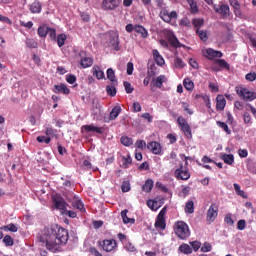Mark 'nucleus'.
I'll use <instances>...</instances> for the list:
<instances>
[{
  "instance_id": "obj_1",
  "label": "nucleus",
  "mask_w": 256,
  "mask_h": 256,
  "mask_svg": "<svg viewBox=\"0 0 256 256\" xmlns=\"http://www.w3.org/2000/svg\"><path fill=\"white\" fill-rule=\"evenodd\" d=\"M39 241L51 253H59L61 245H67V241H69V230L59 225H52L44 228L43 234L39 236Z\"/></svg>"
},
{
  "instance_id": "obj_2",
  "label": "nucleus",
  "mask_w": 256,
  "mask_h": 256,
  "mask_svg": "<svg viewBox=\"0 0 256 256\" xmlns=\"http://www.w3.org/2000/svg\"><path fill=\"white\" fill-rule=\"evenodd\" d=\"M173 229L175 235L178 237V239H181V241H185L191 237V230H189V225L183 221L175 222Z\"/></svg>"
},
{
  "instance_id": "obj_3",
  "label": "nucleus",
  "mask_w": 256,
  "mask_h": 256,
  "mask_svg": "<svg viewBox=\"0 0 256 256\" xmlns=\"http://www.w3.org/2000/svg\"><path fill=\"white\" fill-rule=\"evenodd\" d=\"M98 247H101L106 253H111L117 250V240L115 239H105L97 242Z\"/></svg>"
},
{
  "instance_id": "obj_4",
  "label": "nucleus",
  "mask_w": 256,
  "mask_h": 256,
  "mask_svg": "<svg viewBox=\"0 0 256 256\" xmlns=\"http://www.w3.org/2000/svg\"><path fill=\"white\" fill-rule=\"evenodd\" d=\"M218 216L219 205L217 203H212L206 213V223L208 225H211V223H214L215 219H217Z\"/></svg>"
},
{
  "instance_id": "obj_5",
  "label": "nucleus",
  "mask_w": 256,
  "mask_h": 256,
  "mask_svg": "<svg viewBox=\"0 0 256 256\" xmlns=\"http://www.w3.org/2000/svg\"><path fill=\"white\" fill-rule=\"evenodd\" d=\"M167 214V206H164L161 211L159 212L154 227L156 229H161V231H165L167 228V222L165 220V215Z\"/></svg>"
},
{
  "instance_id": "obj_6",
  "label": "nucleus",
  "mask_w": 256,
  "mask_h": 256,
  "mask_svg": "<svg viewBox=\"0 0 256 256\" xmlns=\"http://www.w3.org/2000/svg\"><path fill=\"white\" fill-rule=\"evenodd\" d=\"M236 93L243 101H255L256 99V93L249 91L247 88L236 87Z\"/></svg>"
},
{
  "instance_id": "obj_7",
  "label": "nucleus",
  "mask_w": 256,
  "mask_h": 256,
  "mask_svg": "<svg viewBox=\"0 0 256 256\" xmlns=\"http://www.w3.org/2000/svg\"><path fill=\"white\" fill-rule=\"evenodd\" d=\"M174 177L178 181H189L191 179V172H189V169L184 168L183 164H180L179 168L174 171Z\"/></svg>"
},
{
  "instance_id": "obj_8",
  "label": "nucleus",
  "mask_w": 256,
  "mask_h": 256,
  "mask_svg": "<svg viewBox=\"0 0 256 256\" xmlns=\"http://www.w3.org/2000/svg\"><path fill=\"white\" fill-rule=\"evenodd\" d=\"M119 5H121V0H102L101 9L103 11H115Z\"/></svg>"
},
{
  "instance_id": "obj_9",
  "label": "nucleus",
  "mask_w": 256,
  "mask_h": 256,
  "mask_svg": "<svg viewBox=\"0 0 256 256\" xmlns=\"http://www.w3.org/2000/svg\"><path fill=\"white\" fill-rule=\"evenodd\" d=\"M165 37L168 40V42L170 43V45L172 47H174L175 49H179L181 47H184V45L181 44V42H179V39L177 38V36H175V33H173V31L167 30L165 32Z\"/></svg>"
},
{
  "instance_id": "obj_10",
  "label": "nucleus",
  "mask_w": 256,
  "mask_h": 256,
  "mask_svg": "<svg viewBox=\"0 0 256 256\" xmlns=\"http://www.w3.org/2000/svg\"><path fill=\"white\" fill-rule=\"evenodd\" d=\"M159 15H160V18L165 23H171L172 19H177V12L172 11L169 13V10H167L166 8H162Z\"/></svg>"
},
{
  "instance_id": "obj_11",
  "label": "nucleus",
  "mask_w": 256,
  "mask_h": 256,
  "mask_svg": "<svg viewBox=\"0 0 256 256\" xmlns=\"http://www.w3.org/2000/svg\"><path fill=\"white\" fill-rule=\"evenodd\" d=\"M52 201L56 209H59L60 211H65V209H67V202L65 201V198H62L61 195L55 194Z\"/></svg>"
},
{
  "instance_id": "obj_12",
  "label": "nucleus",
  "mask_w": 256,
  "mask_h": 256,
  "mask_svg": "<svg viewBox=\"0 0 256 256\" xmlns=\"http://www.w3.org/2000/svg\"><path fill=\"white\" fill-rule=\"evenodd\" d=\"M147 149L154 155H163V147L157 141L148 142Z\"/></svg>"
},
{
  "instance_id": "obj_13",
  "label": "nucleus",
  "mask_w": 256,
  "mask_h": 256,
  "mask_svg": "<svg viewBox=\"0 0 256 256\" xmlns=\"http://www.w3.org/2000/svg\"><path fill=\"white\" fill-rule=\"evenodd\" d=\"M204 57H206V59H209L210 61H213V59L217 58L221 59V57H223V52L212 48H208L205 51Z\"/></svg>"
},
{
  "instance_id": "obj_14",
  "label": "nucleus",
  "mask_w": 256,
  "mask_h": 256,
  "mask_svg": "<svg viewBox=\"0 0 256 256\" xmlns=\"http://www.w3.org/2000/svg\"><path fill=\"white\" fill-rule=\"evenodd\" d=\"M165 81H167V77H165V75H160V76L154 78L150 83V89L152 91H153V89H155V87L157 89H161V87H163V83H165Z\"/></svg>"
},
{
  "instance_id": "obj_15",
  "label": "nucleus",
  "mask_w": 256,
  "mask_h": 256,
  "mask_svg": "<svg viewBox=\"0 0 256 256\" xmlns=\"http://www.w3.org/2000/svg\"><path fill=\"white\" fill-rule=\"evenodd\" d=\"M82 129H84L86 133H98L99 135H103V133H105V128L97 127L94 124L84 125L82 126Z\"/></svg>"
},
{
  "instance_id": "obj_16",
  "label": "nucleus",
  "mask_w": 256,
  "mask_h": 256,
  "mask_svg": "<svg viewBox=\"0 0 256 256\" xmlns=\"http://www.w3.org/2000/svg\"><path fill=\"white\" fill-rule=\"evenodd\" d=\"M109 47H112L114 51H119V49H121V47H119V34L114 33L110 36Z\"/></svg>"
},
{
  "instance_id": "obj_17",
  "label": "nucleus",
  "mask_w": 256,
  "mask_h": 256,
  "mask_svg": "<svg viewBox=\"0 0 256 256\" xmlns=\"http://www.w3.org/2000/svg\"><path fill=\"white\" fill-rule=\"evenodd\" d=\"M226 105L227 100H225V96L218 94V96L216 97V109L218 111H224Z\"/></svg>"
},
{
  "instance_id": "obj_18",
  "label": "nucleus",
  "mask_w": 256,
  "mask_h": 256,
  "mask_svg": "<svg viewBox=\"0 0 256 256\" xmlns=\"http://www.w3.org/2000/svg\"><path fill=\"white\" fill-rule=\"evenodd\" d=\"M92 75H94V77H96V79H98L99 81H101V79H105V72H103V70H101V67H99L98 65H94L92 67Z\"/></svg>"
},
{
  "instance_id": "obj_19",
  "label": "nucleus",
  "mask_w": 256,
  "mask_h": 256,
  "mask_svg": "<svg viewBox=\"0 0 256 256\" xmlns=\"http://www.w3.org/2000/svg\"><path fill=\"white\" fill-rule=\"evenodd\" d=\"M72 207L75 209H78V211H81V213H85V205L83 202H81V199L79 197L74 196L73 201H72Z\"/></svg>"
},
{
  "instance_id": "obj_20",
  "label": "nucleus",
  "mask_w": 256,
  "mask_h": 256,
  "mask_svg": "<svg viewBox=\"0 0 256 256\" xmlns=\"http://www.w3.org/2000/svg\"><path fill=\"white\" fill-rule=\"evenodd\" d=\"M54 93H63V95H69L71 90L65 84L55 85L53 89Z\"/></svg>"
},
{
  "instance_id": "obj_21",
  "label": "nucleus",
  "mask_w": 256,
  "mask_h": 256,
  "mask_svg": "<svg viewBox=\"0 0 256 256\" xmlns=\"http://www.w3.org/2000/svg\"><path fill=\"white\" fill-rule=\"evenodd\" d=\"M107 79L112 83V85H119L117 78L115 77V70L113 68H108L106 71Z\"/></svg>"
},
{
  "instance_id": "obj_22",
  "label": "nucleus",
  "mask_w": 256,
  "mask_h": 256,
  "mask_svg": "<svg viewBox=\"0 0 256 256\" xmlns=\"http://www.w3.org/2000/svg\"><path fill=\"white\" fill-rule=\"evenodd\" d=\"M153 57L156 64H158L160 67H163L165 65V59H163V56L159 53V50H153Z\"/></svg>"
},
{
  "instance_id": "obj_23",
  "label": "nucleus",
  "mask_w": 256,
  "mask_h": 256,
  "mask_svg": "<svg viewBox=\"0 0 256 256\" xmlns=\"http://www.w3.org/2000/svg\"><path fill=\"white\" fill-rule=\"evenodd\" d=\"M121 111V106H115L110 112L109 121H115V119H117L121 114Z\"/></svg>"
},
{
  "instance_id": "obj_24",
  "label": "nucleus",
  "mask_w": 256,
  "mask_h": 256,
  "mask_svg": "<svg viewBox=\"0 0 256 256\" xmlns=\"http://www.w3.org/2000/svg\"><path fill=\"white\" fill-rule=\"evenodd\" d=\"M135 32L141 35L142 39H147V37H149V32L141 25H135Z\"/></svg>"
},
{
  "instance_id": "obj_25",
  "label": "nucleus",
  "mask_w": 256,
  "mask_h": 256,
  "mask_svg": "<svg viewBox=\"0 0 256 256\" xmlns=\"http://www.w3.org/2000/svg\"><path fill=\"white\" fill-rule=\"evenodd\" d=\"M127 213H129V210L125 209L121 212V217H122V221L125 225L127 224H131L133 225L135 223V219L134 218H129L127 217Z\"/></svg>"
},
{
  "instance_id": "obj_26",
  "label": "nucleus",
  "mask_w": 256,
  "mask_h": 256,
  "mask_svg": "<svg viewBox=\"0 0 256 256\" xmlns=\"http://www.w3.org/2000/svg\"><path fill=\"white\" fill-rule=\"evenodd\" d=\"M178 251H180V253H183L184 255H191V253H193V248H191L189 244L183 243L179 246Z\"/></svg>"
},
{
  "instance_id": "obj_27",
  "label": "nucleus",
  "mask_w": 256,
  "mask_h": 256,
  "mask_svg": "<svg viewBox=\"0 0 256 256\" xmlns=\"http://www.w3.org/2000/svg\"><path fill=\"white\" fill-rule=\"evenodd\" d=\"M153 185V179H147L142 186V191H144L145 193H151V191L153 190Z\"/></svg>"
},
{
  "instance_id": "obj_28",
  "label": "nucleus",
  "mask_w": 256,
  "mask_h": 256,
  "mask_svg": "<svg viewBox=\"0 0 256 256\" xmlns=\"http://www.w3.org/2000/svg\"><path fill=\"white\" fill-rule=\"evenodd\" d=\"M221 159L226 165H233L235 163V156L233 154H223Z\"/></svg>"
},
{
  "instance_id": "obj_29",
  "label": "nucleus",
  "mask_w": 256,
  "mask_h": 256,
  "mask_svg": "<svg viewBox=\"0 0 256 256\" xmlns=\"http://www.w3.org/2000/svg\"><path fill=\"white\" fill-rule=\"evenodd\" d=\"M80 65L81 67H83V69H87V67H91L93 65V58L91 57L82 58L80 61Z\"/></svg>"
},
{
  "instance_id": "obj_30",
  "label": "nucleus",
  "mask_w": 256,
  "mask_h": 256,
  "mask_svg": "<svg viewBox=\"0 0 256 256\" xmlns=\"http://www.w3.org/2000/svg\"><path fill=\"white\" fill-rule=\"evenodd\" d=\"M55 41L57 42L58 47H63V45H65V41H67V34L65 33L59 34L56 37Z\"/></svg>"
},
{
  "instance_id": "obj_31",
  "label": "nucleus",
  "mask_w": 256,
  "mask_h": 256,
  "mask_svg": "<svg viewBox=\"0 0 256 256\" xmlns=\"http://www.w3.org/2000/svg\"><path fill=\"white\" fill-rule=\"evenodd\" d=\"M216 11L217 13H220L222 17H227L229 15V6L226 4H222Z\"/></svg>"
},
{
  "instance_id": "obj_32",
  "label": "nucleus",
  "mask_w": 256,
  "mask_h": 256,
  "mask_svg": "<svg viewBox=\"0 0 256 256\" xmlns=\"http://www.w3.org/2000/svg\"><path fill=\"white\" fill-rule=\"evenodd\" d=\"M117 85H108L106 86V93L107 95H109L110 97H115L117 95Z\"/></svg>"
},
{
  "instance_id": "obj_33",
  "label": "nucleus",
  "mask_w": 256,
  "mask_h": 256,
  "mask_svg": "<svg viewBox=\"0 0 256 256\" xmlns=\"http://www.w3.org/2000/svg\"><path fill=\"white\" fill-rule=\"evenodd\" d=\"M0 229L2 231H11V233H17V231H19V228H17V226L13 223H10L6 226H2Z\"/></svg>"
},
{
  "instance_id": "obj_34",
  "label": "nucleus",
  "mask_w": 256,
  "mask_h": 256,
  "mask_svg": "<svg viewBox=\"0 0 256 256\" xmlns=\"http://www.w3.org/2000/svg\"><path fill=\"white\" fill-rule=\"evenodd\" d=\"M133 163V159L131 158V155H127V157H122V165L124 169H129V166Z\"/></svg>"
},
{
  "instance_id": "obj_35",
  "label": "nucleus",
  "mask_w": 256,
  "mask_h": 256,
  "mask_svg": "<svg viewBox=\"0 0 256 256\" xmlns=\"http://www.w3.org/2000/svg\"><path fill=\"white\" fill-rule=\"evenodd\" d=\"M30 11L31 13H41V3L37 1L33 2L30 5Z\"/></svg>"
},
{
  "instance_id": "obj_36",
  "label": "nucleus",
  "mask_w": 256,
  "mask_h": 256,
  "mask_svg": "<svg viewBox=\"0 0 256 256\" xmlns=\"http://www.w3.org/2000/svg\"><path fill=\"white\" fill-rule=\"evenodd\" d=\"M2 241L5 247H13V245H15V241L13 240V237H11L10 235L4 236Z\"/></svg>"
},
{
  "instance_id": "obj_37",
  "label": "nucleus",
  "mask_w": 256,
  "mask_h": 256,
  "mask_svg": "<svg viewBox=\"0 0 256 256\" xmlns=\"http://www.w3.org/2000/svg\"><path fill=\"white\" fill-rule=\"evenodd\" d=\"M185 213H195V203L193 200H190L185 205Z\"/></svg>"
},
{
  "instance_id": "obj_38",
  "label": "nucleus",
  "mask_w": 256,
  "mask_h": 256,
  "mask_svg": "<svg viewBox=\"0 0 256 256\" xmlns=\"http://www.w3.org/2000/svg\"><path fill=\"white\" fill-rule=\"evenodd\" d=\"M183 85L187 91H193L195 88V84L189 78L184 79Z\"/></svg>"
},
{
  "instance_id": "obj_39",
  "label": "nucleus",
  "mask_w": 256,
  "mask_h": 256,
  "mask_svg": "<svg viewBox=\"0 0 256 256\" xmlns=\"http://www.w3.org/2000/svg\"><path fill=\"white\" fill-rule=\"evenodd\" d=\"M147 206L149 207V209H151L152 211H157V209H159V207H161L159 205V202H157L156 200H148L147 201Z\"/></svg>"
},
{
  "instance_id": "obj_40",
  "label": "nucleus",
  "mask_w": 256,
  "mask_h": 256,
  "mask_svg": "<svg viewBox=\"0 0 256 256\" xmlns=\"http://www.w3.org/2000/svg\"><path fill=\"white\" fill-rule=\"evenodd\" d=\"M181 131L184 133L187 139H193V133L191 132V126H189V124L184 126V128H181Z\"/></svg>"
},
{
  "instance_id": "obj_41",
  "label": "nucleus",
  "mask_w": 256,
  "mask_h": 256,
  "mask_svg": "<svg viewBox=\"0 0 256 256\" xmlns=\"http://www.w3.org/2000/svg\"><path fill=\"white\" fill-rule=\"evenodd\" d=\"M48 31H49V27L46 25H42V26L38 27L39 37H47Z\"/></svg>"
},
{
  "instance_id": "obj_42",
  "label": "nucleus",
  "mask_w": 256,
  "mask_h": 256,
  "mask_svg": "<svg viewBox=\"0 0 256 256\" xmlns=\"http://www.w3.org/2000/svg\"><path fill=\"white\" fill-rule=\"evenodd\" d=\"M26 45H27V47H29V49H37L39 44L37 43V41H35V39L27 38Z\"/></svg>"
},
{
  "instance_id": "obj_43",
  "label": "nucleus",
  "mask_w": 256,
  "mask_h": 256,
  "mask_svg": "<svg viewBox=\"0 0 256 256\" xmlns=\"http://www.w3.org/2000/svg\"><path fill=\"white\" fill-rule=\"evenodd\" d=\"M204 24H205V20H203L202 18H195L192 21V25H194L196 29H201V27H203Z\"/></svg>"
},
{
  "instance_id": "obj_44",
  "label": "nucleus",
  "mask_w": 256,
  "mask_h": 256,
  "mask_svg": "<svg viewBox=\"0 0 256 256\" xmlns=\"http://www.w3.org/2000/svg\"><path fill=\"white\" fill-rule=\"evenodd\" d=\"M234 190L240 197H243V199H247V195L245 194V191L241 190V186L237 183L234 184Z\"/></svg>"
},
{
  "instance_id": "obj_45",
  "label": "nucleus",
  "mask_w": 256,
  "mask_h": 256,
  "mask_svg": "<svg viewBox=\"0 0 256 256\" xmlns=\"http://www.w3.org/2000/svg\"><path fill=\"white\" fill-rule=\"evenodd\" d=\"M215 63L219 65V67H221L222 69H227V71H229L230 69L229 63H227V61H225L224 59H217Z\"/></svg>"
},
{
  "instance_id": "obj_46",
  "label": "nucleus",
  "mask_w": 256,
  "mask_h": 256,
  "mask_svg": "<svg viewBox=\"0 0 256 256\" xmlns=\"http://www.w3.org/2000/svg\"><path fill=\"white\" fill-rule=\"evenodd\" d=\"M216 123H217L218 127L223 129V131H225V133H227V135H231V129H229V126L227 125V123L221 122V121H217Z\"/></svg>"
},
{
  "instance_id": "obj_47",
  "label": "nucleus",
  "mask_w": 256,
  "mask_h": 256,
  "mask_svg": "<svg viewBox=\"0 0 256 256\" xmlns=\"http://www.w3.org/2000/svg\"><path fill=\"white\" fill-rule=\"evenodd\" d=\"M120 141L125 147H131V144L133 143V139L127 136H122Z\"/></svg>"
},
{
  "instance_id": "obj_48",
  "label": "nucleus",
  "mask_w": 256,
  "mask_h": 256,
  "mask_svg": "<svg viewBox=\"0 0 256 256\" xmlns=\"http://www.w3.org/2000/svg\"><path fill=\"white\" fill-rule=\"evenodd\" d=\"M47 35L50 37L51 41H57V30L55 28H48Z\"/></svg>"
},
{
  "instance_id": "obj_49",
  "label": "nucleus",
  "mask_w": 256,
  "mask_h": 256,
  "mask_svg": "<svg viewBox=\"0 0 256 256\" xmlns=\"http://www.w3.org/2000/svg\"><path fill=\"white\" fill-rule=\"evenodd\" d=\"M177 123L180 129H183L184 127H187V125H189V123L187 122V119L183 118V116L178 117Z\"/></svg>"
},
{
  "instance_id": "obj_50",
  "label": "nucleus",
  "mask_w": 256,
  "mask_h": 256,
  "mask_svg": "<svg viewBox=\"0 0 256 256\" xmlns=\"http://www.w3.org/2000/svg\"><path fill=\"white\" fill-rule=\"evenodd\" d=\"M174 65L177 69H183V67H185V62H183L181 58L175 57Z\"/></svg>"
},
{
  "instance_id": "obj_51",
  "label": "nucleus",
  "mask_w": 256,
  "mask_h": 256,
  "mask_svg": "<svg viewBox=\"0 0 256 256\" xmlns=\"http://www.w3.org/2000/svg\"><path fill=\"white\" fill-rule=\"evenodd\" d=\"M123 85L126 93L131 94L135 91V88H133V85H131L130 82L124 81Z\"/></svg>"
},
{
  "instance_id": "obj_52",
  "label": "nucleus",
  "mask_w": 256,
  "mask_h": 256,
  "mask_svg": "<svg viewBox=\"0 0 256 256\" xmlns=\"http://www.w3.org/2000/svg\"><path fill=\"white\" fill-rule=\"evenodd\" d=\"M212 250H213V246H211L209 242L204 243L203 246L201 247L202 253H209Z\"/></svg>"
},
{
  "instance_id": "obj_53",
  "label": "nucleus",
  "mask_w": 256,
  "mask_h": 256,
  "mask_svg": "<svg viewBox=\"0 0 256 256\" xmlns=\"http://www.w3.org/2000/svg\"><path fill=\"white\" fill-rule=\"evenodd\" d=\"M196 33L198 34L201 41H204V42L207 41V39H208L207 32L200 30V29H196Z\"/></svg>"
},
{
  "instance_id": "obj_54",
  "label": "nucleus",
  "mask_w": 256,
  "mask_h": 256,
  "mask_svg": "<svg viewBox=\"0 0 256 256\" xmlns=\"http://www.w3.org/2000/svg\"><path fill=\"white\" fill-rule=\"evenodd\" d=\"M45 135H47V137H53V135H57V130L52 127H46Z\"/></svg>"
},
{
  "instance_id": "obj_55",
  "label": "nucleus",
  "mask_w": 256,
  "mask_h": 256,
  "mask_svg": "<svg viewBox=\"0 0 256 256\" xmlns=\"http://www.w3.org/2000/svg\"><path fill=\"white\" fill-rule=\"evenodd\" d=\"M124 248L126 249V251H129L130 253L135 252V246L131 244L129 240L124 243Z\"/></svg>"
},
{
  "instance_id": "obj_56",
  "label": "nucleus",
  "mask_w": 256,
  "mask_h": 256,
  "mask_svg": "<svg viewBox=\"0 0 256 256\" xmlns=\"http://www.w3.org/2000/svg\"><path fill=\"white\" fill-rule=\"evenodd\" d=\"M245 227H247V222L243 219L237 222V229L238 231H244Z\"/></svg>"
},
{
  "instance_id": "obj_57",
  "label": "nucleus",
  "mask_w": 256,
  "mask_h": 256,
  "mask_svg": "<svg viewBox=\"0 0 256 256\" xmlns=\"http://www.w3.org/2000/svg\"><path fill=\"white\" fill-rule=\"evenodd\" d=\"M190 245H191L193 251H195V252H197V251H199V249H201V242H199V241H192V242H190Z\"/></svg>"
},
{
  "instance_id": "obj_58",
  "label": "nucleus",
  "mask_w": 256,
  "mask_h": 256,
  "mask_svg": "<svg viewBox=\"0 0 256 256\" xmlns=\"http://www.w3.org/2000/svg\"><path fill=\"white\" fill-rule=\"evenodd\" d=\"M66 81L70 85H73L77 81V77L73 74L66 75Z\"/></svg>"
},
{
  "instance_id": "obj_59",
  "label": "nucleus",
  "mask_w": 256,
  "mask_h": 256,
  "mask_svg": "<svg viewBox=\"0 0 256 256\" xmlns=\"http://www.w3.org/2000/svg\"><path fill=\"white\" fill-rule=\"evenodd\" d=\"M188 5L190 6L191 13H197L199 11V8L197 7V3L195 2V0L188 3Z\"/></svg>"
},
{
  "instance_id": "obj_60",
  "label": "nucleus",
  "mask_w": 256,
  "mask_h": 256,
  "mask_svg": "<svg viewBox=\"0 0 256 256\" xmlns=\"http://www.w3.org/2000/svg\"><path fill=\"white\" fill-rule=\"evenodd\" d=\"M135 147H137V149H145V147H147V143L144 140H137Z\"/></svg>"
},
{
  "instance_id": "obj_61",
  "label": "nucleus",
  "mask_w": 256,
  "mask_h": 256,
  "mask_svg": "<svg viewBox=\"0 0 256 256\" xmlns=\"http://www.w3.org/2000/svg\"><path fill=\"white\" fill-rule=\"evenodd\" d=\"M224 222L227 224V225H235V221L233 220V218L231 217V214H227L224 218Z\"/></svg>"
},
{
  "instance_id": "obj_62",
  "label": "nucleus",
  "mask_w": 256,
  "mask_h": 256,
  "mask_svg": "<svg viewBox=\"0 0 256 256\" xmlns=\"http://www.w3.org/2000/svg\"><path fill=\"white\" fill-rule=\"evenodd\" d=\"M246 81H250L253 82L256 80V73L255 72H250L248 74H246L245 76Z\"/></svg>"
},
{
  "instance_id": "obj_63",
  "label": "nucleus",
  "mask_w": 256,
  "mask_h": 256,
  "mask_svg": "<svg viewBox=\"0 0 256 256\" xmlns=\"http://www.w3.org/2000/svg\"><path fill=\"white\" fill-rule=\"evenodd\" d=\"M89 253H91V255H94V256H103V254H101V252H99V250H97V248L95 247H90Z\"/></svg>"
},
{
  "instance_id": "obj_64",
  "label": "nucleus",
  "mask_w": 256,
  "mask_h": 256,
  "mask_svg": "<svg viewBox=\"0 0 256 256\" xmlns=\"http://www.w3.org/2000/svg\"><path fill=\"white\" fill-rule=\"evenodd\" d=\"M243 119H244V123L246 125H249V123H251V114H249V112H245L243 114Z\"/></svg>"
}]
</instances>
